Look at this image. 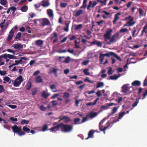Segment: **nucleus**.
<instances>
[{
	"instance_id": "obj_26",
	"label": "nucleus",
	"mask_w": 147,
	"mask_h": 147,
	"mask_svg": "<svg viewBox=\"0 0 147 147\" xmlns=\"http://www.w3.org/2000/svg\"><path fill=\"white\" fill-rule=\"evenodd\" d=\"M83 10L81 9H79L76 11L75 16L76 17H78L80 15L82 14L83 13Z\"/></svg>"
},
{
	"instance_id": "obj_21",
	"label": "nucleus",
	"mask_w": 147,
	"mask_h": 147,
	"mask_svg": "<svg viewBox=\"0 0 147 147\" xmlns=\"http://www.w3.org/2000/svg\"><path fill=\"white\" fill-rule=\"evenodd\" d=\"M94 131L93 130H91L88 133V137L85 138V140H87L90 138H92Z\"/></svg>"
},
{
	"instance_id": "obj_34",
	"label": "nucleus",
	"mask_w": 147,
	"mask_h": 147,
	"mask_svg": "<svg viewBox=\"0 0 147 147\" xmlns=\"http://www.w3.org/2000/svg\"><path fill=\"white\" fill-rule=\"evenodd\" d=\"M69 23L70 22H69L65 24V25L66 27L64 28V30L66 32H68L69 31Z\"/></svg>"
},
{
	"instance_id": "obj_50",
	"label": "nucleus",
	"mask_w": 147,
	"mask_h": 147,
	"mask_svg": "<svg viewBox=\"0 0 147 147\" xmlns=\"http://www.w3.org/2000/svg\"><path fill=\"white\" fill-rule=\"evenodd\" d=\"M136 32V29L135 28H134L132 30V36L133 37H135L136 36L135 35V33Z\"/></svg>"
},
{
	"instance_id": "obj_52",
	"label": "nucleus",
	"mask_w": 147,
	"mask_h": 147,
	"mask_svg": "<svg viewBox=\"0 0 147 147\" xmlns=\"http://www.w3.org/2000/svg\"><path fill=\"white\" fill-rule=\"evenodd\" d=\"M92 2L91 1H89V4L87 7V9L88 10L90 9V8L91 7L92 5Z\"/></svg>"
},
{
	"instance_id": "obj_43",
	"label": "nucleus",
	"mask_w": 147,
	"mask_h": 147,
	"mask_svg": "<svg viewBox=\"0 0 147 147\" xmlns=\"http://www.w3.org/2000/svg\"><path fill=\"white\" fill-rule=\"evenodd\" d=\"M29 121L25 119L22 120L20 122V123L21 125H23L24 124H28V123Z\"/></svg>"
},
{
	"instance_id": "obj_58",
	"label": "nucleus",
	"mask_w": 147,
	"mask_h": 147,
	"mask_svg": "<svg viewBox=\"0 0 147 147\" xmlns=\"http://www.w3.org/2000/svg\"><path fill=\"white\" fill-rule=\"evenodd\" d=\"M31 83H28L26 86V89L28 90H29L31 88Z\"/></svg>"
},
{
	"instance_id": "obj_20",
	"label": "nucleus",
	"mask_w": 147,
	"mask_h": 147,
	"mask_svg": "<svg viewBox=\"0 0 147 147\" xmlns=\"http://www.w3.org/2000/svg\"><path fill=\"white\" fill-rule=\"evenodd\" d=\"M113 124V123L112 122L111 123H109V122H107V126L104 127V128L103 129H102L101 128H100V131H104L105 130H106V129H108L110 127L111 124Z\"/></svg>"
},
{
	"instance_id": "obj_25",
	"label": "nucleus",
	"mask_w": 147,
	"mask_h": 147,
	"mask_svg": "<svg viewBox=\"0 0 147 147\" xmlns=\"http://www.w3.org/2000/svg\"><path fill=\"white\" fill-rule=\"evenodd\" d=\"M99 99V98H98L95 100V101L94 102H90L88 103H87L86 104V105L87 106L94 105L96 104L97 101Z\"/></svg>"
},
{
	"instance_id": "obj_17",
	"label": "nucleus",
	"mask_w": 147,
	"mask_h": 147,
	"mask_svg": "<svg viewBox=\"0 0 147 147\" xmlns=\"http://www.w3.org/2000/svg\"><path fill=\"white\" fill-rule=\"evenodd\" d=\"M122 92L124 93H126L129 90V88L128 87L127 84L124 85L122 87Z\"/></svg>"
},
{
	"instance_id": "obj_24",
	"label": "nucleus",
	"mask_w": 147,
	"mask_h": 147,
	"mask_svg": "<svg viewBox=\"0 0 147 147\" xmlns=\"http://www.w3.org/2000/svg\"><path fill=\"white\" fill-rule=\"evenodd\" d=\"M43 41L41 40H38L36 41V45L38 46H40L43 44Z\"/></svg>"
},
{
	"instance_id": "obj_39",
	"label": "nucleus",
	"mask_w": 147,
	"mask_h": 147,
	"mask_svg": "<svg viewBox=\"0 0 147 147\" xmlns=\"http://www.w3.org/2000/svg\"><path fill=\"white\" fill-rule=\"evenodd\" d=\"M142 31L146 34L147 33V24H146L143 28Z\"/></svg>"
},
{
	"instance_id": "obj_2",
	"label": "nucleus",
	"mask_w": 147,
	"mask_h": 147,
	"mask_svg": "<svg viewBox=\"0 0 147 147\" xmlns=\"http://www.w3.org/2000/svg\"><path fill=\"white\" fill-rule=\"evenodd\" d=\"M11 128L14 133H17L20 136H21L26 134L25 132L22 131L21 127H18L17 125H15L11 126Z\"/></svg>"
},
{
	"instance_id": "obj_48",
	"label": "nucleus",
	"mask_w": 147,
	"mask_h": 147,
	"mask_svg": "<svg viewBox=\"0 0 147 147\" xmlns=\"http://www.w3.org/2000/svg\"><path fill=\"white\" fill-rule=\"evenodd\" d=\"M8 57L10 59H17L16 57L13 55H11L10 54H8Z\"/></svg>"
},
{
	"instance_id": "obj_57",
	"label": "nucleus",
	"mask_w": 147,
	"mask_h": 147,
	"mask_svg": "<svg viewBox=\"0 0 147 147\" xmlns=\"http://www.w3.org/2000/svg\"><path fill=\"white\" fill-rule=\"evenodd\" d=\"M51 102L52 103V105L53 106H56L58 104V102L56 100L52 101Z\"/></svg>"
},
{
	"instance_id": "obj_11",
	"label": "nucleus",
	"mask_w": 147,
	"mask_h": 147,
	"mask_svg": "<svg viewBox=\"0 0 147 147\" xmlns=\"http://www.w3.org/2000/svg\"><path fill=\"white\" fill-rule=\"evenodd\" d=\"M60 128H61L60 123L58 124L56 126H55L50 128L49 130L53 132H56L58 131Z\"/></svg>"
},
{
	"instance_id": "obj_36",
	"label": "nucleus",
	"mask_w": 147,
	"mask_h": 147,
	"mask_svg": "<svg viewBox=\"0 0 147 147\" xmlns=\"http://www.w3.org/2000/svg\"><path fill=\"white\" fill-rule=\"evenodd\" d=\"M3 80L7 82H9V83H10L11 82V80L10 78L8 76H6L4 78Z\"/></svg>"
},
{
	"instance_id": "obj_51",
	"label": "nucleus",
	"mask_w": 147,
	"mask_h": 147,
	"mask_svg": "<svg viewBox=\"0 0 147 147\" xmlns=\"http://www.w3.org/2000/svg\"><path fill=\"white\" fill-rule=\"evenodd\" d=\"M81 120L80 118H75L74 120V121L75 122V124H79L80 123H78V122Z\"/></svg>"
},
{
	"instance_id": "obj_15",
	"label": "nucleus",
	"mask_w": 147,
	"mask_h": 147,
	"mask_svg": "<svg viewBox=\"0 0 147 147\" xmlns=\"http://www.w3.org/2000/svg\"><path fill=\"white\" fill-rule=\"evenodd\" d=\"M35 81L36 83H40L43 82V79L40 76L36 77L35 79Z\"/></svg>"
},
{
	"instance_id": "obj_13",
	"label": "nucleus",
	"mask_w": 147,
	"mask_h": 147,
	"mask_svg": "<svg viewBox=\"0 0 147 147\" xmlns=\"http://www.w3.org/2000/svg\"><path fill=\"white\" fill-rule=\"evenodd\" d=\"M59 118L61 120L64 119V122L66 123H69L71 120L69 117L65 116H63L61 117H60Z\"/></svg>"
},
{
	"instance_id": "obj_6",
	"label": "nucleus",
	"mask_w": 147,
	"mask_h": 147,
	"mask_svg": "<svg viewBox=\"0 0 147 147\" xmlns=\"http://www.w3.org/2000/svg\"><path fill=\"white\" fill-rule=\"evenodd\" d=\"M119 33L118 32L116 33L115 34H114L110 38V41L109 42H108L107 43L109 45H110L111 43L113 42H115L117 41V40L115 39V38H118L119 36Z\"/></svg>"
},
{
	"instance_id": "obj_60",
	"label": "nucleus",
	"mask_w": 147,
	"mask_h": 147,
	"mask_svg": "<svg viewBox=\"0 0 147 147\" xmlns=\"http://www.w3.org/2000/svg\"><path fill=\"white\" fill-rule=\"evenodd\" d=\"M147 95V89L146 90L145 92L144 93L142 94L143 97L142 98V99H144L145 98L146 96Z\"/></svg>"
},
{
	"instance_id": "obj_59",
	"label": "nucleus",
	"mask_w": 147,
	"mask_h": 147,
	"mask_svg": "<svg viewBox=\"0 0 147 147\" xmlns=\"http://www.w3.org/2000/svg\"><path fill=\"white\" fill-rule=\"evenodd\" d=\"M67 3H61L60 4V6L62 8L65 7L67 5Z\"/></svg>"
},
{
	"instance_id": "obj_44",
	"label": "nucleus",
	"mask_w": 147,
	"mask_h": 147,
	"mask_svg": "<svg viewBox=\"0 0 147 147\" xmlns=\"http://www.w3.org/2000/svg\"><path fill=\"white\" fill-rule=\"evenodd\" d=\"M117 74H114L113 75L110 76V79L112 80H117Z\"/></svg>"
},
{
	"instance_id": "obj_42",
	"label": "nucleus",
	"mask_w": 147,
	"mask_h": 147,
	"mask_svg": "<svg viewBox=\"0 0 147 147\" xmlns=\"http://www.w3.org/2000/svg\"><path fill=\"white\" fill-rule=\"evenodd\" d=\"M7 3V0H1L0 1V3L3 5H5Z\"/></svg>"
},
{
	"instance_id": "obj_37",
	"label": "nucleus",
	"mask_w": 147,
	"mask_h": 147,
	"mask_svg": "<svg viewBox=\"0 0 147 147\" xmlns=\"http://www.w3.org/2000/svg\"><path fill=\"white\" fill-rule=\"evenodd\" d=\"M104 84L103 82H99L97 83L96 86V88H99L104 86Z\"/></svg>"
},
{
	"instance_id": "obj_62",
	"label": "nucleus",
	"mask_w": 147,
	"mask_h": 147,
	"mask_svg": "<svg viewBox=\"0 0 147 147\" xmlns=\"http://www.w3.org/2000/svg\"><path fill=\"white\" fill-rule=\"evenodd\" d=\"M13 35H12L11 34H9L8 36L7 37V40L8 41H9L12 38Z\"/></svg>"
},
{
	"instance_id": "obj_5",
	"label": "nucleus",
	"mask_w": 147,
	"mask_h": 147,
	"mask_svg": "<svg viewBox=\"0 0 147 147\" xmlns=\"http://www.w3.org/2000/svg\"><path fill=\"white\" fill-rule=\"evenodd\" d=\"M112 30L111 29L108 30L105 34L104 37L105 38V42L107 41V40H109L111 38V33L112 32Z\"/></svg>"
},
{
	"instance_id": "obj_54",
	"label": "nucleus",
	"mask_w": 147,
	"mask_h": 147,
	"mask_svg": "<svg viewBox=\"0 0 147 147\" xmlns=\"http://www.w3.org/2000/svg\"><path fill=\"white\" fill-rule=\"evenodd\" d=\"M4 23H2L0 24V26L1 27L2 29H3L4 28V27L5 28V29H6L7 28V25H3V24Z\"/></svg>"
},
{
	"instance_id": "obj_31",
	"label": "nucleus",
	"mask_w": 147,
	"mask_h": 147,
	"mask_svg": "<svg viewBox=\"0 0 147 147\" xmlns=\"http://www.w3.org/2000/svg\"><path fill=\"white\" fill-rule=\"evenodd\" d=\"M50 88L53 92H55L57 91V90L54 84H52L51 85Z\"/></svg>"
},
{
	"instance_id": "obj_9",
	"label": "nucleus",
	"mask_w": 147,
	"mask_h": 147,
	"mask_svg": "<svg viewBox=\"0 0 147 147\" xmlns=\"http://www.w3.org/2000/svg\"><path fill=\"white\" fill-rule=\"evenodd\" d=\"M65 57H61L60 56L59 57V61L63 63H69V62L70 61V58L69 56H67L66 57V58H65V60L64 61H62L61 59L63 58H64Z\"/></svg>"
},
{
	"instance_id": "obj_3",
	"label": "nucleus",
	"mask_w": 147,
	"mask_h": 147,
	"mask_svg": "<svg viewBox=\"0 0 147 147\" xmlns=\"http://www.w3.org/2000/svg\"><path fill=\"white\" fill-rule=\"evenodd\" d=\"M60 128L61 131L64 132H69L73 129V126L70 125L65 124L63 123H60Z\"/></svg>"
},
{
	"instance_id": "obj_55",
	"label": "nucleus",
	"mask_w": 147,
	"mask_h": 147,
	"mask_svg": "<svg viewBox=\"0 0 147 147\" xmlns=\"http://www.w3.org/2000/svg\"><path fill=\"white\" fill-rule=\"evenodd\" d=\"M7 74L6 71L5 70H0V74L2 76H4Z\"/></svg>"
},
{
	"instance_id": "obj_64",
	"label": "nucleus",
	"mask_w": 147,
	"mask_h": 147,
	"mask_svg": "<svg viewBox=\"0 0 147 147\" xmlns=\"http://www.w3.org/2000/svg\"><path fill=\"white\" fill-rule=\"evenodd\" d=\"M40 109L42 111H46L47 109V108L45 107H44V106L42 105L40 106Z\"/></svg>"
},
{
	"instance_id": "obj_16",
	"label": "nucleus",
	"mask_w": 147,
	"mask_h": 147,
	"mask_svg": "<svg viewBox=\"0 0 147 147\" xmlns=\"http://www.w3.org/2000/svg\"><path fill=\"white\" fill-rule=\"evenodd\" d=\"M50 3L47 0H43L42 1V5L43 7H47L48 6Z\"/></svg>"
},
{
	"instance_id": "obj_45",
	"label": "nucleus",
	"mask_w": 147,
	"mask_h": 147,
	"mask_svg": "<svg viewBox=\"0 0 147 147\" xmlns=\"http://www.w3.org/2000/svg\"><path fill=\"white\" fill-rule=\"evenodd\" d=\"M82 26V24H79L78 25H76L75 28V30H78L79 29L81 28Z\"/></svg>"
},
{
	"instance_id": "obj_4",
	"label": "nucleus",
	"mask_w": 147,
	"mask_h": 147,
	"mask_svg": "<svg viewBox=\"0 0 147 147\" xmlns=\"http://www.w3.org/2000/svg\"><path fill=\"white\" fill-rule=\"evenodd\" d=\"M23 80L24 79L22 76H20L18 77L14 81L13 86L15 87L19 86L21 83L23 81Z\"/></svg>"
},
{
	"instance_id": "obj_63",
	"label": "nucleus",
	"mask_w": 147,
	"mask_h": 147,
	"mask_svg": "<svg viewBox=\"0 0 147 147\" xmlns=\"http://www.w3.org/2000/svg\"><path fill=\"white\" fill-rule=\"evenodd\" d=\"M138 10L139 11V13H140V17L141 16H143V13L144 11L140 8H139Z\"/></svg>"
},
{
	"instance_id": "obj_19",
	"label": "nucleus",
	"mask_w": 147,
	"mask_h": 147,
	"mask_svg": "<svg viewBox=\"0 0 147 147\" xmlns=\"http://www.w3.org/2000/svg\"><path fill=\"white\" fill-rule=\"evenodd\" d=\"M26 58L25 57H21L20 59L19 60H15V63L16 65H18L20 63L21 64V63L22 61V60H26Z\"/></svg>"
},
{
	"instance_id": "obj_40",
	"label": "nucleus",
	"mask_w": 147,
	"mask_h": 147,
	"mask_svg": "<svg viewBox=\"0 0 147 147\" xmlns=\"http://www.w3.org/2000/svg\"><path fill=\"white\" fill-rule=\"evenodd\" d=\"M121 14V12H119L116 14L115 15L114 19L117 20L119 18V16Z\"/></svg>"
},
{
	"instance_id": "obj_35",
	"label": "nucleus",
	"mask_w": 147,
	"mask_h": 147,
	"mask_svg": "<svg viewBox=\"0 0 147 147\" xmlns=\"http://www.w3.org/2000/svg\"><path fill=\"white\" fill-rule=\"evenodd\" d=\"M23 131L24 132H26L27 133H28L30 130V129L29 128H28L26 126H24L23 127Z\"/></svg>"
},
{
	"instance_id": "obj_32",
	"label": "nucleus",
	"mask_w": 147,
	"mask_h": 147,
	"mask_svg": "<svg viewBox=\"0 0 147 147\" xmlns=\"http://www.w3.org/2000/svg\"><path fill=\"white\" fill-rule=\"evenodd\" d=\"M28 7L27 6L25 5L22 7L21 8V11L23 12H25L27 11Z\"/></svg>"
},
{
	"instance_id": "obj_61",
	"label": "nucleus",
	"mask_w": 147,
	"mask_h": 147,
	"mask_svg": "<svg viewBox=\"0 0 147 147\" xmlns=\"http://www.w3.org/2000/svg\"><path fill=\"white\" fill-rule=\"evenodd\" d=\"M105 121V118L103 119L99 123V129H100V128H102V126L101 125L102 123H103L104 121Z\"/></svg>"
},
{
	"instance_id": "obj_28",
	"label": "nucleus",
	"mask_w": 147,
	"mask_h": 147,
	"mask_svg": "<svg viewBox=\"0 0 147 147\" xmlns=\"http://www.w3.org/2000/svg\"><path fill=\"white\" fill-rule=\"evenodd\" d=\"M14 47L15 49H22L23 47V46L20 44L17 43L14 45Z\"/></svg>"
},
{
	"instance_id": "obj_47",
	"label": "nucleus",
	"mask_w": 147,
	"mask_h": 147,
	"mask_svg": "<svg viewBox=\"0 0 147 147\" xmlns=\"http://www.w3.org/2000/svg\"><path fill=\"white\" fill-rule=\"evenodd\" d=\"M88 69H84L83 70V72L84 73V74L86 75H89L90 74L88 72Z\"/></svg>"
},
{
	"instance_id": "obj_27",
	"label": "nucleus",
	"mask_w": 147,
	"mask_h": 147,
	"mask_svg": "<svg viewBox=\"0 0 147 147\" xmlns=\"http://www.w3.org/2000/svg\"><path fill=\"white\" fill-rule=\"evenodd\" d=\"M50 95V94L47 93L45 91H43L42 93V96L45 98H47Z\"/></svg>"
},
{
	"instance_id": "obj_23",
	"label": "nucleus",
	"mask_w": 147,
	"mask_h": 147,
	"mask_svg": "<svg viewBox=\"0 0 147 147\" xmlns=\"http://www.w3.org/2000/svg\"><path fill=\"white\" fill-rule=\"evenodd\" d=\"M140 85V82L138 80H135L131 83V85L134 86H139Z\"/></svg>"
},
{
	"instance_id": "obj_33",
	"label": "nucleus",
	"mask_w": 147,
	"mask_h": 147,
	"mask_svg": "<svg viewBox=\"0 0 147 147\" xmlns=\"http://www.w3.org/2000/svg\"><path fill=\"white\" fill-rule=\"evenodd\" d=\"M70 94L67 92H65L63 94V97L65 98H68Z\"/></svg>"
},
{
	"instance_id": "obj_7",
	"label": "nucleus",
	"mask_w": 147,
	"mask_h": 147,
	"mask_svg": "<svg viewBox=\"0 0 147 147\" xmlns=\"http://www.w3.org/2000/svg\"><path fill=\"white\" fill-rule=\"evenodd\" d=\"M59 69L58 68L55 67H50L49 68L50 73H53L55 77H57L58 76L57 71Z\"/></svg>"
},
{
	"instance_id": "obj_29",
	"label": "nucleus",
	"mask_w": 147,
	"mask_h": 147,
	"mask_svg": "<svg viewBox=\"0 0 147 147\" xmlns=\"http://www.w3.org/2000/svg\"><path fill=\"white\" fill-rule=\"evenodd\" d=\"M87 0H83L82 5L80 7V8L81 9H85L87 5Z\"/></svg>"
},
{
	"instance_id": "obj_56",
	"label": "nucleus",
	"mask_w": 147,
	"mask_h": 147,
	"mask_svg": "<svg viewBox=\"0 0 147 147\" xmlns=\"http://www.w3.org/2000/svg\"><path fill=\"white\" fill-rule=\"evenodd\" d=\"M104 21L103 20H101L100 21H98L96 22V23L98 25L100 26H102V24L103 23Z\"/></svg>"
},
{
	"instance_id": "obj_12",
	"label": "nucleus",
	"mask_w": 147,
	"mask_h": 147,
	"mask_svg": "<svg viewBox=\"0 0 147 147\" xmlns=\"http://www.w3.org/2000/svg\"><path fill=\"white\" fill-rule=\"evenodd\" d=\"M50 24V22L48 19L44 18L42 19V26H44L45 25H49Z\"/></svg>"
},
{
	"instance_id": "obj_8",
	"label": "nucleus",
	"mask_w": 147,
	"mask_h": 147,
	"mask_svg": "<svg viewBox=\"0 0 147 147\" xmlns=\"http://www.w3.org/2000/svg\"><path fill=\"white\" fill-rule=\"evenodd\" d=\"M134 18L131 16H129L125 18V20L128 21L127 22V24H132V26L134 25L136 22L135 21L132 22L134 20Z\"/></svg>"
},
{
	"instance_id": "obj_10",
	"label": "nucleus",
	"mask_w": 147,
	"mask_h": 147,
	"mask_svg": "<svg viewBox=\"0 0 147 147\" xmlns=\"http://www.w3.org/2000/svg\"><path fill=\"white\" fill-rule=\"evenodd\" d=\"M126 113L125 112H122L119 113V117L116 120L115 119L113 120V123H116L119 121V120L121 119L122 117Z\"/></svg>"
},
{
	"instance_id": "obj_18",
	"label": "nucleus",
	"mask_w": 147,
	"mask_h": 147,
	"mask_svg": "<svg viewBox=\"0 0 147 147\" xmlns=\"http://www.w3.org/2000/svg\"><path fill=\"white\" fill-rule=\"evenodd\" d=\"M97 115V113L96 112H91L88 115V116L91 118H93L96 117Z\"/></svg>"
},
{
	"instance_id": "obj_22",
	"label": "nucleus",
	"mask_w": 147,
	"mask_h": 147,
	"mask_svg": "<svg viewBox=\"0 0 147 147\" xmlns=\"http://www.w3.org/2000/svg\"><path fill=\"white\" fill-rule=\"evenodd\" d=\"M51 40H53V39L57 38L58 37V35L56 32H54L51 35Z\"/></svg>"
},
{
	"instance_id": "obj_53",
	"label": "nucleus",
	"mask_w": 147,
	"mask_h": 147,
	"mask_svg": "<svg viewBox=\"0 0 147 147\" xmlns=\"http://www.w3.org/2000/svg\"><path fill=\"white\" fill-rule=\"evenodd\" d=\"M113 72L112 70V68L111 67H110L108 71L107 72L108 74L109 75H111L113 74Z\"/></svg>"
},
{
	"instance_id": "obj_1",
	"label": "nucleus",
	"mask_w": 147,
	"mask_h": 147,
	"mask_svg": "<svg viewBox=\"0 0 147 147\" xmlns=\"http://www.w3.org/2000/svg\"><path fill=\"white\" fill-rule=\"evenodd\" d=\"M113 56L116 58L118 60L121 61V59L120 57H119L117 54H115L113 52H110L109 53H106L105 54H102L101 53L100 54V55L99 57L100 59V64H102L103 60L104 59V57L105 56L109 57L111 56Z\"/></svg>"
},
{
	"instance_id": "obj_46",
	"label": "nucleus",
	"mask_w": 147,
	"mask_h": 147,
	"mask_svg": "<svg viewBox=\"0 0 147 147\" xmlns=\"http://www.w3.org/2000/svg\"><path fill=\"white\" fill-rule=\"evenodd\" d=\"M48 125L47 124H45L43 125V128L42 130L43 131H45L46 130H48Z\"/></svg>"
},
{
	"instance_id": "obj_41",
	"label": "nucleus",
	"mask_w": 147,
	"mask_h": 147,
	"mask_svg": "<svg viewBox=\"0 0 147 147\" xmlns=\"http://www.w3.org/2000/svg\"><path fill=\"white\" fill-rule=\"evenodd\" d=\"M37 91V90L36 88L32 89L31 90V93L32 95H35Z\"/></svg>"
},
{
	"instance_id": "obj_38",
	"label": "nucleus",
	"mask_w": 147,
	"mask_h": 147,
	"mask_svg": "<svg viewBox=\"0 0 147 147\" xmlns=\"http://www.w3.org/2000/svg\"><path fill=\"white\" fill-rule=\"evenodd\" d=\"M5 105H7L8 107L12 109H15L17 107V106L16 105H9L8 103H6Z\"/></svg>"
},
{
	"instance_id": "obj_30",
	"label": "nucleus",
	"mask_w": 147,
	"mask_h": 147,
	"mask_svg": "<svg viewBox=\"0 0 147 147\" xmlns=\"http://www.w3.org/2000/svg\"><path fill=\"white\" fill-rule=\"evenodd\" d=\"M21 36V34L20 32H18L16 35L15 38V40H20V37Z\"/></svg>"
},
{
	"instance_id": "obj_49",
	"label": "nucleus",
	"mask_w": 147,
	"mask_h": 147,
	"mask_svg": "<svg viewBox=\"0 0 147 147\" xmlns=\"http://www.w3.org/2000/svg\"><path fill=\"white\" fill-rule=\"evenodd\" d=\"M128 31V30L127 28H121L120 29L119 31V32L120 33H122V32H126Z\"/></svg>"
},
{
	"instance_id": "obj_14",
	"label": "nucleus",
	"mask_w": 147,
	"mask_h": 147,
	"mask_svg": "<svg viewBox=\"0 0 147 147\" xmlns=\"http://www.w3.org/2000/svg\"><path fill=\"white\" fill-rule=\"evenodd\" d=\"M47 13L50 18H51L52 19L53 18L54 14L52 9H48L47 10Z\"/></svg>"
}]
</instances>
